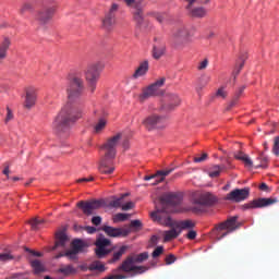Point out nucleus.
Masks as SVG:
<instances>
[{"label": "nucleus", "instance_id": "1", "mask_svg": "<svg viewBox=\"0 0 279 279\" xmlns=\"http://www.w3.org/2000/svg\"><path fill=\"white\" fill-rule=\"evenodd\" d=\"M84 81L76 73L69 74L68 99L69 104L61 109L56 117L52 129L57 134H66L71 130V123H75L77 119H82L84 111L80 105L74 104L82 95H84Z\"/></svg>", "mask_w": 279, "mask_h": 279}, {"label": "nucleus", "instance_id": "2", "mask_svg": "<svg viewBox=\"0 0 279 279\" xmlns=\"http://www.w3.org/2000/svg\"><path fill=\"white\" fill-rule=\"evenodd\" d=\"M150 219L159 226H166V228H175L182 234V230H193L195 228V222L192 220H171V216L165 211L155 210L150 213Z\"/></svg>", "mask_w": 279, "mask_h": 279}, {"label": "nucleus", "instance_id": "3", "mask_svg": "<svg viewBox=\"0 0 279 279\" xmlns=\"http://www.w3.org/2000/svg\"><path fill=\"white\" fill-rule=\"evenodd\" d=\"M216 203L217 197L210 192H205L194 198V205L183 207L182 213H194L195 215H198V213H204L206 208L214 206Z\"/></svg>", "mask_w": 279, "mask_h": 279}, {"label": "nucleus", "instance_id": "4", "mask_svg": "<svg viewBox=\"0 0 279 279\" xmlns=\"http://www.w3.org/2000/svg\"><path fill=\"white\" fill-rule=\"evenodd\" d=\"M57 10V0H44L43 8L37 12L35 19L40 25H47V22L53 19V14H56Z\"/></svg>", "mask_w": 279, "mask_h": 279}, {"label": "nucleus", "instance_id": "5", "mask_svg": "<svg viewBox=\"0 0 279 279\" xmlns=\"http://www.w3.org/2000/svg\"><path fill=\"white\" fill-rule=\"evenodd\" d=\"M159 202L161 208H157L156 210L169 215L173 206H180V204H182V196L181 194L170 192L161 195Z\"/></svg>", "mask_w": 279, "mask_h": 279}, {"label": "nucleus", "instance_id": "6", "mask_svg": "<svg viewBox=\"0 0 279 279\" xmlns=\"http://www.w3.org/2000/svg\"><path fill=\"white\" fill-rule=\"evenodd\" d=\"M148 270L149 267L147 266H136V262L132 255H129L118 268V271H125L126 274H132V276H141V274H145Z\"/></svg>", "mask_w": 279, "mask_h": 279}, {"label": "nucleus", "instance_id": "7", "mask_svg": "<svg viewBox=\"0 0 279 279\" xmlns=\"http://www.w3.org/2000/svg\"><path fill=\"white\" fill-rule=\"evenodd\" d=\"M142 124L148 132H151L154 130H165L167 128V118L153 113L148 117H146L143 121Z\"/></svg>", "mask_w": 279, "mask_h": 279}, {"label": "nucleus", "instance_id": "8", "mask_svg": "<svg viewBox=\"0 0 279 279\" xmlns=\"http://www.w3.org/2000/svg\"><path fill=\"white\" fill-rule=\"evenodd\" d=\"M239 220L238 216H233L229 219H227L225 222L219 223L216 227V230L219 232L217 234L218 241H221L225 236H228L230 232H234V230H239V225L236 221Z\"/></svg>", "mask_w": 279, "mask_h": 279}, {"label": "nucleus", "instance_id": "9", "mask_svg": "<svg viewBox=\"0 0 279 279\" xmlns=\"http://www.w3.org/2000/svg\"><path fill=\"white\" fill-rule=\"evenodd\" d=\"M187 5L185 9L189 11L190 16L193 19H204L208 14V11L204 7L193 8L194 3H199L201 5H207L210 0H184Z\"/></svg>", "mask_w": 279, "mask_h": 279}, {"label": "nucleus", "instance_id": "10", "mask_svg": "<svg viewBox=\"0 0 279 279\" xmlns=\"http://www.w3.org/2000/svg\"><path fill=\"white\" fill-rule=\"evenodd\" d=\"M94 245L96 246L95 254L97 258H106L110 252H114V250H117V247L108 248L112 245V242L104 235H99Z\"/></svg>", "mask_w": 279, "mask_h": 279}, {"label": "nucleus", "instance_id": "11", "mask_svg": "<svg viewBox=\"0 0 279 279\" xmlns=\"http://www.w3.org/2000/svg\"><path fill=\"white\" fill-rule=\"evenodd\" d=\"M121 136H123V133H118V134L109 137L106 141V143L101 146L102 151H105L104 156H106V158H116L117 157V147H119Z\"/></svg>", "mask_w": 279, "mask_h": 279}, {"label": "nucleus", "instance_id": "12", "mask_svg": "<svg viewBox=\"0 0 279 279\" xmlns=\"http://www.w3.org/2000/svg\"><path fill=\"white\" fill-rule=\"evenodd\" d=\"M166 78L161 77L155 83L150 84L148 87L144 88L142 94L140 95V99L145 101V99H149V97H156L158 95L161 86L165 85Z\"/></svg>", "mask_w": 279, "mask_h": 279}, {"label": "nucleus", "instance_id": "13", "mask_svg": "<svg viewBox=\"0 0 279 279\" xmlns=\"http://www.w3.org/2000/svg\"><path fill=\"white\" fill-rule=\"evenodd\" d=\"M250 197V187L244 189H235L226 195L225 199L227 202H233L234 204H239L241 202H245Z\"/></svg>", "mask_w": 279, "mask_h": 279}, {"label": "nucleus", "instance_id": "14", "mask_svg": "<svg viewBox=\"0 0 279 279\" xmlns=\"http://www.w3.org/2000/svg\"><path fill=\"white\" fill-rule=\"evenodd\" d=\"M77 208H81L83 210L84 215L90 216L95 210H98V208H101L104 206L102 201H81L76 204Z\"/></svg>", "mask_w": 279, "mask_h": 279}, {"label": "nucleus", "instance_id": "15", "mask_svg": "<svg viewBox=\"0 0 279 279\" xmlns=\"http://www.w3.org/2000/svg\"><path fill=\"white\" fill-rule=\"evenodd\" d=\"M100 74L97 71H87L85 72V80L87 83V90L93 95L97 89V82H99Z\"/></svg>", "mask_w": 279, "mask_h": 279}, {"label": "nucleus", "instance_id": "16", "mask_svg": "<svg viewBox=\"0 0 279 279\" xmlns=\"http://www.w3.org/2000/svg\"><path fill=\"white\" fill-rule=\"evenodd\" d=\"M272 204H278V198H258L253 202L245 204L244 208H265V206H271Z\"/></svg>", "mask_w": 279, "mask_h": 279}, {"label": "nucleus", "instance_id": "17", "mask_svg": "<svg viewBox=\"0 0 279 279\" xmlns=\"http://www.w3.org/2000/svg\"><path fill=\"white\" fill-rule=\"evenodd\" d=\"M113 159L114 158L104 156L100 160L98 171L104 175H111V173H114V166L112 165Z\"/></svg>", "mask_w": 279, "mask_h": 279}, {"label": "nucleus", "instance_id": "18", "mask_svg": "<svg viewBox=\"0 0 279 279\" xmlns=\"http://www.w3.org/2000/svg\"><path fill=\"white\" fill-rule=\"evenodd\" d=\"M102 230L107 236L118 238V236H128L130 232H132L131 229H121V228H114L110 226H104Z\"/></svg>", "mask_w": 279, "mask_h": 279}, {"label": "nucleus", "instance_id": "19", "mask_svg": "<svg viewBox=\"0 0 279 279\" xmlns=\"http://www.w3.org/2000/svg\"><path fill=\"white\" fill-rule=\"evenodd\" d=\"M36 99H37L36 90L32 87L27 88L25 100L23 102V108L25 110H32V108H34V106H36Z\"/></svg>", "mask_w": 279, "mask_h": 279}, {"label": "nucleus", "instance_id": "20", "mask_svg": "<svg viewBox=\"0 0 279 279\" xmlns=\"http://www.w3.org/2000/svg\"><path fill=\"white\" fill-rule=\"evenodd\" d=\"M56 239L57 241L52 250H58V247H66V244L69 243V236H66V232L58 231L56 233Z\"/></svg>", "mask_w": 279, "mask_h": 279}, {"label": "nucleus", "instance_id": "21", "mask_svg": "<svg viewBox=\"0 0 279 279\" xmlns=\"http://www.w3.org/2000/svg\"><path fill=\"white\" fill-rule=\"evenodd\" d=\"M172 171H173V168L168 169V170H159V171H157L156 174L144 177V180L147 182L149 180H156V178L161 175L160 180H156V182L153 183V185H156V184L162 182L165 180L166 175H169Z\"/></svg>", "mask_w": 279, "mask_h": 279}, {"label": "nucleus", "instance_id": "22", "mask_svg": "<svg viewBox=\"0 0 279 279\" xmlns=\"http://www.w3.org/2000/svg\"><path fill=\"white\" fill-rule=\"evenodd\" d=\"M114 27V14L108 13L101 21V29L105 32H112Z\"/></svg>", "mask_w": 279, "mask_h": 279}, {"label": "nucleus", "instance_id": "23", "mask_svg": "<svg viewBox=\"0 0 279 279\" xmlns=\"http://www.w3.org/2000/svg\"><path fill=\"white\" fill-rule=\"evenodd\" d=\"M173 38L175 40L180 39L183 43H191V33L185 27H181L175 33H173Z\"/></svg>", "mask_w": 279, "mask_h": 279}, {"label": "nucleus", "instance_id": "24", "mask_svg": "<svg viewBox=\"0 0 279 279\" xmlns=\"http://www.w3.org/2000/svg\"><path fill=\"white\" fill-rule=\"evenodd\" d=\"M130 193H124L121 196L117 197L113 196L112 199L109 202L110 208H123L125 197H129Z\"/></svg>", "mask_w": 279, "mask_h": 279}, {"label": "nucleus", "instance_id": "25", "mask_svg": "<svg viewBox=\"0 0 279 279\" xmlns=\"http://www.w3.org/2000/svg\"><path fill=\"white\" fill-rule=\"evenodd\" d=\"M250 58L247 51L243 50L240 52L238 60L235 61V71H243L245 66V61Z\"/></svg>", "mask_w": 279, "mask_h": 279}, {"label": "nucleus", "instance_id": "26", "mask_svg": "<svg viewBox=\"0 0 279 279\" xmlns=\"http://www.w3.org/2000/svg\"><path fill=\"white\" fill-rule=\"evenodd\" d=\"M10 45H12V41L8 37H4L3 41L0 44V62L8 58V49H10Z\"/></svg>", "mask_w": 279, "mask_h": 279}, {"label": "nucleus", "instance_id": "27", "mask_svg": "<svg viewBox=\"0 0 279 279\" xmlns=\"http://www.w3.org/2000/svg\"><path fill=\"white\" fill-rule=\"evenodd\" d=\"M171 230L165 231L163 232V241L165 243H169V241H173V239H178L180 233V230L177 229L175 227H170Z\"/></svg>", "mask_w": 279, "mask_h": 279}, {"label": "nucleus", "instance_id": "28", "mask_svg": "<svg viewBox=\"0 0 279 279\" xmlns=\"http://www.w3.org/2000/svg\"><path fill=\"white\" fill-rule=\"evenodd\" d=\"M133 21H135L138 27H141V25L145 23V16L143 15V8L135 5V11L133 12Z\"/></svg>", "mask_w": 279, "mask_h": 279}, {"label": "nucleus", "instance_id": "29", "mask_svg": "<svg viewBox=\"0 0 279 279\" xmlns=\"http://www.w3.org/2000/svg\"><path fill=\"white\" fill-rule=\"evenodd\" d=\"M128 250H130V246L128 245H122L120 246V248L118 251H114L112 254V258L109 259V263H117L118 260H121V256H123V254H125V252H128Z\"/></svg>", "mask_w": 279, "mask_h": 279}, {"label": "nucleus", "instance_id": "30", "mask_svg": "<svg viewBox=\"0 0 279 279\" xmlns=\"http://www.w3.org/2000/svg\"><path fill=\"white\" fill-rule=\"evenodd\" d=\"M88 247V245L86 244V242L82 241V240H74L72 242V252H75L76 254H80V252H84V248Z\"/></svg>", "mask_w": 279, "mask_h": 279}, {"label": "nucleus", "instance_id": "31", "mask_svg": "<svg viewBox=\"0 0 279 279\" xmlns=\"http://www.w3.org/2000/svg\"><path fill=\"white\" fill-rule=\"evenodd\" d=\"M223 169H226V166H219V165L213 166L208 172L209 178H219Z\"/></svg>", "mask_w": 279, "mask_h": 279}, {"label": "nucleus", "instance_id": "32", "mask_svg": "<svg viewBox=\"0 0 279 279\" xmlns=\"http://www.w3.org/2000/svg\"><path fill=\"white\" fill-rule=\"evenodd\" d=\"M31 266L34 269V274L36 275L43 274L45 271V266L39 259H34L33 262H31Z\"/></svg>", "mask_w": 279, "mask_h": 279}, {"label": "nucleus", "instance_id": "33", "mask_svg": "<svg viewBox=\"0 0 279 279\" xmlns=\"http://www.w3.org/2000/svg\"><path fill=\"white\" fill-rule=\"evenodd\" d=\"M106 125H108V121H106V119H99L96 125L94 126L95 134H101V132L106 130Z\"/></svg>", "mask_w": 279, "mask_h": 279}, {"label": "nucleus", "instance_id": "34", "mask_svg": "<svg viewBox=\"0 0 279 279\" xmlns=\"http://www.w3.org/2000/svg\"><path fill=\"white\" fill-rule=\"evenodd\" d=\"M131 256L135 260V265H137V264H141V263H145V260H147V258H149V253L144 252V253H141V254H132Z\"/></svg>", "mask_w": 279, "mask_h": 279}, {"label": "nucleus", "instance_id": "35", "mask_svg": "<svg viewBox=\"0 0 279 279\" xmlns=\"http://www.w3.org/2000/svg\"><path fill=\"white\" fill-rule=\"evenodd\" d=\"M244 90H245V86H242L239 88V90L235 93L233 99L230 101L229 106L227 107V110L234 108V105L239 101V97H241V95H243Z\"/></svg>", "mask_w": 279, "mask_h": 279}, {"label": "nucleus", "instance_id": "36", "mask_svg": "<svg viewBox=\"0 0 279 279\" xmlns=\"http://www.w3.org/2000/svg\"><path fill=\"white\" fill-rule=\"evenodd\" d=\"M257 160H260V163L255 167V169H266L267 162H269V158L265 155V153H259Z\"/></svg>", "mask_w": 279, "mask_h": 279}, {"label": "nucleus", "instance_id": "37", "mask_svg": "<svg viewBox=\"0 0 279 279\" xmlns=\"http://www.w3.org/2000/svg\"><path fill=\"white\" fill-rule=\"evenodd\" d=\"M20 14L22 16H25V14H27V12H34V4L31 2H24L21 8H20Z\"/></svg>", "mask_w": 279, "mask_h": 279}, {"label": "nucleus", "instance_id": "38", "mask_svg": "<svg viewBox=\"0 0 279 279\" xmlns=\"http://www.w3.org/2000/svg\"><path fill=\"white\" fill-rule=\"evenodd\" d=\"M89 271H100L104 272L106 271V266L101 264L100 262H94L89 267Z\"/></svg>", "mask_w": 279, "mask_h": 279}, {"label": "nucleus", "instance_id": "39", "mask_svg": "<svg viewBox=\"0 0 279 279\" xmlns=\"http://www.w3.org/2000/svg\"><path fill=\"white\" fill-rule=\"evenodd\" d=\"M177 106H180V97L178 95H170L169 97V110H173Z\"/></svg>", "mask_w": 279, "mask_h": 279}, {"label": "nucleus", "instance_id": "40", "mask_svg": "<svg viewBox=\"0 0 279 279\" xmlns=\"http://www.w3.org/2000/svg\"><path fill=\"white\" fill-rule=\"evenodd\" d=\"M129 219H130V214L119 213L113 216L114 223H119L120 221H128Z\"/></svg>", "mask_w": 279, "mask_h": 279}, {"label": "nucleus", "instance_id": "41", "mask_svg": "<svg viewBox=\"0 0 279 279\" xmlns=\"http://www.w3.org/2000/svg\"><path fill=\"white\" fill-rule=\"evenodd\" d=\"M59 271L60 274H64L65 276H69L70 274H75L77 270L72 265H68V266L61 267Z\"/></svg>", "mask_w": 279, "mask_h": 279}, {"label": "nucleus", "instance_id": "42", "mask_svg": "<svg viewBox=\"0 0 279 279\" xmlns=\"http://www.w3.org/2000/svg\"><path fill=\"white\" fill-rule=\"evenodd\" d=\"M165 56V48H157L156 46L153 48V58L155 60H159V58H162Z\"/></svg>", "mask_w": 279, "mask_h": 279}, {"label": "nucleus", "instance_id": "43", "mask_svg": "<svg viewBox=\"0 0 279 279\" xmlns=\"http://www.w3.org/2000/svg\"><path fill=\"white\" fill-rule=\"evenodd\" d=\"M43 223H45V220L43 219L34 218L31 220V226L33 230H38V228H40Z\"/></svg>", "mask_w": 279, "mask_h": 279}, {"label": "nucleus", "instance_id": "44", "mask_svg": "<svg viewBox=\"0 0 279 279\" xmlns=\"http://www.w3.org/2000/svg\"><path fill=\"white\" fill-rule=\"evenodd\" d=\"M143 228V222H141V220H132L130 223V229L135 230L136 232H138V230H141Z\"/></svg>", "mask_w": 279, "mask_h": 279}, {"label": "nucleus", "instance_id": "45", "mask_svg": "<svg viewBox=\"0 0 279 279\" xmlns=\"http://www.w3.org/2000/svg\"><path fill=\"white\" fill-rule=\"evenodd\" d=\"M150 16H154L158 23H165V19H167V13H150Z\"/></svg>", "mask_w": 279, "mask_h": 279}, {"label": "nucleus", "instance_id": "46", "mask_svg": "<svg viewBox=\"0 0 279 279\" xmlns=\"http://www.w3.org/2000/svg\"><path fill=\"white\" fill-rule=\"evenodd\" d=\"M105 66L104 61H97L92 64V71H104Z\"/></svg>", "mask_w": 279, "mask_h": 279}, {"label": "nucleus", "instance_id": "47", "mask_svg": "<svg viewBox=\"0 0 279 279\" xmlns=\"http://www.w3.org/2000/svg\"><path fill=\"white\" fill-rule=\"evenodd\" d=\"M135 71H149V61H142Z\"/></svg>", "mask_w": 279, "mask_h": 279}, {"label": "nucleus", "instance_id": "48", "mask_svg": "<svg viewBox=\"0 0 279 279\" xmlns=\"http://www.w3.org/2000/svg\"><path fill=\"white\" fill-rule=\"evenodd\" d=\"M245 167H247L248 169H252V167H254V161H252V158H250V156H245V157H242V160H241Z\"/></svg>", "mask_w": 279, "mask_h": 279}, {"label": "nucleus", "instance_id": "49", "mask_svg": "<svg viewBox=\"0 0 279 279\" xmlns=\"http://www.w3.org/2000/svg\"><path fill=\"white\" fill-rule=\"evenodd\" d=\"M272 154L279 156V136H276L274 140Z\"/></svg>", "mask_w": 279, "mask_h": 279}, {"label": "nucleus", "instance_id": "50", "mask_svg": "<svg viewBox=\"0 0 279 279\" xmlns=\"http://www.w3.org/2000/svg\"><path fill=\"white\" fill-rule=\"evenodd\" d=\"M208 160V154L203 153L201 156H196L193 158L194 162H206Z\"/></svg>", "mask_w": 279, "mask_h": 279}, {"label": "nucleus", "instance_id": "51", "mask_svg": "<svg viewBox=\"0 0 279 279\" xmlns=\"http://www.w3.org/2000/svg\"><path fill=\"white\" fill-rule=\"evenodd\" d=\"M65 256L69 258V260H77V253H75L73 250L66 251Z\"/></svg>", "mask_w": 279, "mask_h": 279}, {"label": "nucleus", "instance_id": "52", "mask_svg": "<svg viewBox=\"0 0 279 279\" xmlns=\"http://www.w3.org/2000/svg\"><path fill=\"white\" fill-rule=\"evenodd\" d=\"M5 260H14V256H12L10 253L0 254V262L5 263Z\"/></svg>", "mask_w": 279, "mask_h": 279}, {"label": "nucleus", "instance_id": "53", "mask_svg": "<svg viewBox=\"0 0 279 279\" xmlns=\"http://www.w3.org/2000/svg\"><path fill=\"white\" fill-rule=\"evenodd\" d=\"M162 252H165V247H162V246H157V247L154 250L153 254H151L153 258H158V256H160V254H162Z\"/></svg>", "mask_w": 279, "mask_h": 279}, {"label": "nucleus", "instance_id": "54", "mask_svg": "<svg viewBox=\"0 0 279 279\" xmlns=\"http://www.w3.org/2000/svg\"><path fill=\"white\" fill-rule=\"evenodd\" d=\"M166 265H173V263H175L177 258L175 255L170 254L166 257Z\"/></svg>", "mask_w": 279, "mask_h": 279}, {"label": "nucleus", "instance_id": "55", "mask_svg": "<svg viewBox=\"0 0 279 279\" xmlns=\"http://www.w3.org/2000/svg\"><path fill=\"white\" fill-rule=\"evenodd\" d=\"M121 138H123L122 147H123L124 149H130V140L128 138V136H125L124 134H122Z\"/></svg>", "mask_w": 279, "mask_h": 279}, {"label": "nucleus", "instance_id": "56", "mask_svg": "<svg viewBox=\"0 0 279 279\" xmlns=\"http://www.w3.org/2000/svg\"><path fill=\"white\" fill-rule=\"evenodd\" d=\"M217 97H221L222 99H226V97H228V92H226V89L219 88L216 93Z\"/></svg>", "mask_w": 279, "mask_h": 279}, {"label": "nucleus", "instance_id": "57", "mask_svg": "<svg viewBox=\"0 0 279 279\" xmlns=\"http://www.w3.org/2000/svg\"><path fill=\"white\" fill-rule=\"evenodd\" d=\"M14 119V114L12 113V109L11 108H7V118H5V123L12 121Z\"/></svg>", "mask_w": 279, "mask_h": 279}, {"label": "nucleus", "instance_id": "58", "mask_svg": "<svg viewBox=\"0 0 279 279\" xmlns=\"http://www.w3.org/2000/svg\"><path fill=\"white\" fill-rule=\"evenodd\" d=\"M197 238V232L195 230H190L186 234V239L194 241Z\"/></svg>", "mask_w": 279, "mask_h": 279}, {"label": "nucleus", "instance_id": "59", "mask_svg": "<svg viewBox=\"0 0 279 279\" xmlns=\"http://www.w3.org/2000/svg\"><path fill=\"white\" fill-rule=\"evenodd\" d=\"M132 208H134L133 202L123 203L122 205V210H132Z\"/></svg>", "mask_w": 279, "mask_h": 279}, {"label": "nucleus", "instance_id": "60", "mask_svg": "<svg viewBox=\"0 0 279 279\" xmlns=\"http://www.w3.org/2000/svg\"><path fill=\"white\" fill-rule=\"evenodd\" d=\"M145 71H135L132 77L133 80H138V77H145Z\"/></svg>", "mask_w": 279, "mask_h": 279}, {"label": "nucleus", "instance_id": "61", "mask_svg": "<svg viewBox=\"0 0 279 279\" xmlns=\"http://www.w3.org/2000/svg\"><path fill=\"white\" fill-rule=\"evenodd\" d=\"M207 82H208V77H205V78L203 77L201 80L202 85L196 86V93H199V90H202L203 86H206Z\"/></svg>", "mask_w": 279, "mask_h": 279}, {"label": "nucleus", "instance_id": "62", "mask_svg": "<svg viewBox=\"0 0 279 279\" xmlns=\"http://www.w3.org/2000/svg\"><path fill=\"white\" fill-rule=\"evenodd\" d=\"M93 226H100L101 225V217L100 216H94L92 218Z\"/></svg>", "mask_w": 279, "mask_h": 279}, {"label": "nucleus", "instance_id": "63", "mask_svg": "<svg viewBox=\"0 0 279 279\" xmlns=\"http://www.w3.org/2000/svg\"><path fill=\"white\" fill-rule=\"evenodd\" d=\"M208 66V59H204L197 66L198 71H204Z\"/></svg>", "mask_w": 279, "mask_h": 279}, {"label": "nucleus", "instance_id": "64", "mask_svg": "<svg viewBox=\"0 0 279 279\" xmlns=\"http://www.w3.org/2000/svg\"><path fill=\"white\" fill-rule=\"evenodd\" d=\"M84 230L87 234H95L97 232V228L90 226L84 227Z\"/></svg>", "mask_w": 279, "mask_h": 279}]
</instances>
